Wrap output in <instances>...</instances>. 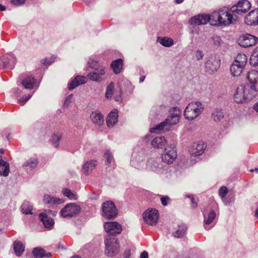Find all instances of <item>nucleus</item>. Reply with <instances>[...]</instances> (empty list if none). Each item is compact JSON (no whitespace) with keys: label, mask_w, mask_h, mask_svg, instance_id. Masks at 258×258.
<instances>
[{"label":"nucleus","mask_w":258,"mask_h":258,"mask_svg":"<svg viewBox=\"0 0 258 258\" xmlns=\"http://www.w3.org/2000/svg\"><path fill=\"white\" fill-rule=\"evenodd\" d=\"M38 164V160L36 158H30L26 160L22 166L26 170H32L36 168Z\"/></svg>","instance_id":"nucleus-32"},{"label":"nucleus","mask_w":258,"mask_h":258,"mask_svg":"<svg viewBox=\"0 0 258 258\" xmlns=\"http://www.w3.org/2000/svg\"><path fill=\"white\" fill-rule=\"evenodd\" d=\"M143 218L146 224L155 225L158 222L159 213L155 209H148L143 214Z\"/></svg>","instance_id":"nucleus-10"},{"label":"nucleus","mask_w":258,"mask_h":258,"mask_svg":"<svg viewBox=\"0 0 258 258\" xmlns=\"http://www.w3.org/2000/svg\"><path fill=\"white\" fill-rule=\"evenodd\" d=\"M169 198L168 196H163L161 198V202L162 205L165 206L168 205V202L169 200Z\"/></svg>","instance_id":"nucleus-53"},{"label":"nucleus","mask_w":258,"mask_h":258,"mask_svg":"<svg viewBox=\"0 0 258 258\" xmlns=\"http://www.w3.org/2000/svg\"><path fill=\"white\" fill-rule=\"evenodd\" d=\"M88 64L89 67L94 70H96L97 69L100 68V67L98 66V62L94 60L89 61L88 62Z\"/></svg>","instance_id":"nucleus-49"},{"label":"nucleus","mask_w":258,"mask_h":258,"mask_svg":"<svg viewBox=\"0 0 258 258\" xmlns=\"http://www.w3.org/2000/svg\"><path fill=\"white\" fill-rule=\"evenodd\" d=\"M221 60L215 54H211L206 58L205 70L210 74L217 72L220 67Z\"/></svg>","instance_id":"nucleus-7"},{"label":"nucleus","mask_w":258,"mask_h":258,"mask_svg":"<svg viewBox=\"0 0 258 258\" xmlns=\"http://www.w3.org/2000/svg\"><path fill=\"white\" fill-rule=\"evenodd\" d=\"M43 201L45 205H47L48 207H51L63 203L64 200L46 194L43 197Z\"/></svg>","instance_id":"nucleus-20"},{"label":"nucleus","mask_w":258,"mask_h":258,"mask_svg":"<svg viewBox=\"0 0 258 258\" xmlns=\"http://www.w3.org/2000/svg\"><path fill=\"white\" fill-rule=\"evenodd\" d=\"M118 121V111L117 109H113L109 113L106 118V123L108 127L113 126Z\"/></svg>","instance_id":"nucleus-25"},{"label":"nucleus","mask_w":258,"mask_h":258,"mask_svg":"<svg viewBox=\"0 0 258 258\" xmlns=\"http://www.w3.org/2000/svg\"><path fill=\"white\" fill-rule=\"evenodd\" d=\"M258 94V91L247 85L237 87L234 95V100L237 103H243L253 99Z\"/></svg>","instance_id":"nucleus-2"},{"label":"nucleus","mask_w":258,"mask_h":258,"mask_svg":"<svg viewBox=\"0 0 258 258\" xmlns=\"http://www.w3.org/2000/svg\"><path fill=\"white\" fill-rule=\"evenodd\" d=\"M54 59L55 58L54 57H51L50 58H46L43 60V63L45 65H49L54 61Z\"/></svg>","instance_id":"nucleus-55"},{"label":"nucleus","mask_w":258,"mask_h":258,"mask_svg":"<svg viewBox=\"0 0 258 258\" xmlns=\"http://www.w3.org/2000/svg\"><path fill=\"white\" fill-rule=\"evenodd\" d=\"M92 122L96 125L101 126L104 123V116L101 113L97 110L92 112L90 115Z\"/></svg>","instance_id":"nucleus-24"},{"label":"nucleus","mask_w":258,"mask_h":258,"mask_svg":"<svg viewBox=\"0 0 258 258\" xmlns=\"http://www.w3.org/2000/svg\"><path fill=\"white\" fill-rule=\"evenodd\" d=\"M177 157V153L173 148L168 147L165 149L164 153L162 155V162L167 164L173 163Z\"/></svg>","instance_id":"nucleus-12"},{"label":"nucleus","mask_w":258,"mask_h":258,"mask_svg":"<svg viewBox=\"0 0 258 258\" xmlns=\"http://www.w3.org/2000/svg\"><path fill=\"white\" fill-rule=\"evenodd\" d=\"M235 59L245 63H246L247 60L246 56L243 53H238L235 57Z\"/></svg>","instance_id":"nucleus-47"},{"label":"nucleus","mask_w":258,"mask_h":258,"mask_svg":"<svg viewBox=\"0 0 258 258\" xmlns=\"http://www.w3.org/2000/svg\"><path fill=\"white\" fill-rule=\"evenodd\" d=\"M227 188L225 186H222L219 189V194L221 198H224L227 194Z\"/></svg>","instance_id":"nucleus-48"},{"label":"nucleus","mask_w":258,"mask_h":258,"mask_svg":"<svg viewBox=\"0 0 258 258\" xmlns=\"http://www.w3.org/2000/svg\"><path fill=\"white\" fill-rule=\"evenodd\" d=\"M147 167L150 170L157 173H163L167 170V166H164L162 163L153 159L148 161Z\"/></svg>","instance_id":"nucleus-17"},{"label":"nucleus","mask_w":258,"mask_h":258,"mask_svg":"<svg viewBox=\"0 0 258 258\" xmlns=\"http://www.w3.org/2000/svg\"><path fill=\"white\" fill-rule=\"evenodd\" d=\"M122 60L118 59L112 62L111 66L116 74L120 73L122 68Z\"/></svg>","instance_id":"nucleus-38"},{"label":"nucleus","mask_w":258,"mask_h":258,"mask_svg":"<svg viewBox=\"0 0 258 258\" xmlns=\"http://www.w3.org/2000/svg\"><path fill=\"white\" fill-rule=\"evenodd\" d=\"M247 79L248 83L246 85L250 88L256 89V84L258 81V71L256 70H251L247 73Z\"/></svg>","instance_id":"nucleus-18"},{"label":"nucleus","mask_w":258,"mask_h":258,"mask_svg":"<svg viewBox=\"0 0 258 258\" xmlns=\"http://www.w3.org/2000/svg\"><path fill=\"white\" fill-rule=\"evenodd\" d=\"M145 76H143L141 77L140 78V83L143 82L145 80Z\"/></svg>","instance_id":"nucleus-64"},{"label":"nucleus","mask_w":258,"mask_h":258,"mask_svg":"<svg viewBox=\"0 0 258 258\" xmlns=\"http://www.w3.org/2000/svg\"><path fill=\"white\" fill-rule=\"evenodd\" d=\"M104 157L106 165L114 168L115 161L112 153L109 150H106Z\"/></svg>","instance_id":"nucleus-35"},{"label":"nucleus","mask_w":258,"mask_h":258,"mask_svg":"<svg viewBox=\"0 0 258 258\" xmlns=\"http://www.w3.org/2000/svg\"><path fill=\"white\" fill-rule=\"evenodd\" d=\"M224 118V113L222 109L219 108H215L212 112L211 118L215 122L221 121Z\"/></svg>","instance_id":"nucleus-30"},{"label":"nucleus","mask_w":258,"mask_h":258,"mask_svg":"<svg viewBox=\"0 0 258 258\" xmlns=\"http://www.w3.org/2000/svg\"><path fill=\"white\" fill-rule=\"evenodd\" d=\"M33 254L35 258L49 257L51 255L50 252L46 253L44 249L38 247L33 249Z\"/></svg>","instance_id":"nucleus-31"},{"label":"nucleus","mask_w":258,"mask_h":258,"mask_svg":"<svg viewBox=\"0 0 258 258\" xmlns=\"http://www.w3.org/2000/svg\"><path fill=\"white\" fill-rule=\"evenodd\" d=\"M211 20V16L209 15H199L190 19L189 23L190 25H204Z\"/></svg>","instance_id":"nucleus-19"},{"label":"nucleus","mask_w":258,"mask_h":258,"mask_svg":"<svg viewBox=\"0 0 258 258\" xmlns=\"http://www.w3.org/2000/svg\"><path fill=\"white\" fill-rule=\"evenodd\" d=\"M145 156L143 153H139L138 155L133 154L131 161V165L136 168H139L143 164Z\"/></svg>","instance_id":"nucleus-27"},{"label":"nucleus","mask_w":258,"mask_h":258,"mask_svg":"<svg viewBox=\"0 0 258 258\" xmlns=\"http://www.w3.org/2000/svg\"><path fill=\"white\" fill-rule=\"evenodd\" d=\"M26 0H11V3L14 6L18 7L24 5Z\"/></svg>","instance_id":"nucleus-50"},{"label":"nucleus","mask_w":258,"mask_h":258,"mask_svg":"<svg viewBox=\"0 0 258 258\" xmlns=\"http://www.w3.org/2000/svg\"><path fill=\"white\" fill-rule=\"evenodd\" d=\"M62 193L64 196L68 197L71 200H77L78 197L77 195L73 192L70 189L68 188H64L62 190Z\"/></svg>","instance_id":"nucleus-43"},{"label":"nucleus","mask_w":258,"mask_h":258,"mask_svg":"<svg viewBox=\"0 0 258 258\" xmlns=\"http://www.w3.org/2000/svg\"><path fill=\"white\" fill-rule=\"evenodd\" d=\"M253 108L254 109V110L255 111H256L257 112H258V102H256L254 105V106H253Z\"/></svg>","instance_id":"nucleus-61"},{"label":"nucleus","mask_w":258,"mask_h":258,"mask_svg":"<svg viewBox=\"0 0 258 258\" xmlns=\"http://www.w3.org/2000/svg\"><path fill=\"white\" fill-rule=\"evenodd\" d=\"M244 68L232 63L230 67V72L233 76H239L243 71Z\"/></svg>","instance_id":"nucleus-39"},{"label":"nucleus","mask_w":258,"mask_h":258,"mask_svg":"<svg viewBox=\"0 0 258 258\" xmlns=\"http://www.w3.org/2000/svg\"><path fill=\"white\" fill-rule=\"evenodd\" d=\"M157 41L162 45L165 47H169L173 45V40L167 37H158Z\"/></svg>","instance_id":"nucleus-36"},{"label":"nucleus","mask_w":258,"mask_h":258,"mask_svg":"<svg viewBox=\"0 0 258 258\" xmlns=\"http://www.w3.org/2000/svg\"><path fill=\"white\" fill-rule=\"evenodd\" d=\"M32 96V94H28L23 96L18 100V103L21 105H23L27 101H28Z\"/></svg>","instance_id":"nucleus-46"},{"label":"nucleus","mask_w":258,"mask_h":258,"mask_svg":"<svg viewBox=\"0 0 258 258\" xmlns=\"http://www.w3.org/2000/svg\"><path fill=\"white\" fill-rule=\"evenodd\" d=\"M72 97L73 95L71 94L66 98L63 104L64 106L68 107L69 106V105L72 101Z\"/></svg>","instance_id":"nucleus-54"},{"label":"nucleus","mask_w":258,"mask_h":258,"mask_svg":"<svg viewBox=\"0 0 258 258\" xmlns=\"http://www.w3.org/2000/svg\"><path fill=\"white\" fill-rule=\"evenodd\" d=\"M167 144V140L164 137H156L151 141L153 147L157 149H163Z\"/></svg>","instance_id":"nucleus-26"},{"label":"nucleus","mask_w":258,"mask_h":258,"mask_svg":"<svg viewBox=\"0 0 258 258\" xmlns=\"http://www.w3.org/2000/svg\"><path fill=\"white\" fill-rule=\"evenodd\" d=\"M86 82V78L83 76H78L69 84V90H72L80 85Z\"/></svg>","instance_id":"nucleus-28"},{"label":"nucleus","mask_w":258,"mask_h":258,"mask_svg":"<svg viewBox=\"0 0 258 258\" xmlns=\"http://www.w3.org/2000/svg\"><path fill=\"white\" fill-rule=\"evenodd\" d=\"M39 217L42 222L44 227L48 229H51L53 226L54 222L51 218L48 217L45 213L39 214Z\"/></svg>","instance_id":"nucleus-29"},{"label":"nucleus","mask_w":258,"mask_h":258,"mask_svg":"<svg viewBox=\"0 0 258 258\" xmlns=\"http://www.w3.org/2000/svg\"><path fill=\"white\" fill-rule=\"evenodd\" d=\"M20 81H18V83H20L22 86L26 89H32L35 84L36 80L32 75H22L20 78Z\"/></svg>","instance_id":"nucleus-16"},{"label":"nucleus","mask_w":258,"mask_h":258,"mask_svg":"<svg viewBox=\"0 0 258 258\" xmlns=\"http://www.w3.org/2000/svg\"><path fill=\"white\" fill-rule=\"evenodd\" d=\"M213 41L214 44L216 46H219L222 43L221 38L218 36L214 37L213 38Z\"/></svg>","instance_id":"nucleus-52"},{"label":"nucleus","mask_w":258,"mask_h":258,"mask_svg":"<svg viewBox=\"0 0 258 258\" xmlns=\"http://www.w3.org/2000/svg\"><path fill=\"white\" fill-rule=\"evenodd\" d=\"M105 74L104 68L102 67L94 70V72L90 73L88 77L90 80L95 82H101L102 80V76Z\"/></svg>","instance_id":"nucleus-21"},{"label":"nucleus","mask_w":258,"mask_h":258,"mask_svg":"<svg viewBox=\"0 0 258 258\" xmlns=\"http://www.w3.org/2000/svg\"><path fill=\"white\" fill-rule=\"evenodd\" d=\"M186 230L187 227L185 225H179L173 235L175 237L181 238L185 235Z\"/></svg>","instance_id":"nucleus-37"},{"label":"nucleus","mask_w":258,"mask_h":258,"mask_svg":"<svg viewBox=\"0 0 258 258\" xmlns=\"http://www.w3.org/2000/svg\"><path fill=\"white\" fill-rule=\"evenodd\" d=\"M6 10V8L5 6H3L0 4V11H4Z\"/></svg>","instance_id":"nucleus-62"},{"label":"nucleus","mask_w":258,"mask_h":258,"mask_svg":"<svg viewBox=\"0 0 258 258\" xmlns=\"http://www.w3.org/2000/svg\"><path fill=\"white\" fill-rule=\"evenodd\" d=\"M245 22L248 25H255L258 23V10L251 11L245 18Z\"/></svg>","instance_id":"nucleus-23"},{"label":"nucleus","mask_w":258,"mask_h":258,"mask_svg":"<svg viewBox=\"0 0 258 258\" xmlns=\"http://www.w3.org/2000/svg\"><path fill=\"white\" fill-rule=\"evenodd\" d=\"M105 231L109 235H115L120 234L122 231L121 225L116 222H108L104 224Z\"/></svg>","instance_id":"nucleus-13"},{"label":"nucleus","mask_w":258,"mask_h":258,"mask_svg":"<svg viewBox=\"0 0 258 258\" xmlns=\"http://www.w3.org/2000/svg\"><path fill=\"white\" fill-rule=\"evenodd\" d=\"M22 212L25 214H32V207L29 202H24L21 206Z\"/></svg>","instance_id":"nucleus-42"},{"label":"nucleus","mask_w":258,"mask_h":258,"mask_svg":"<svg viewBox=\"0 0 258 258\" xmlns=\"http://www.w3.org/2000/svg\"><path fill=\"white\" fill-rule=\"evenodd\" d=\"M250 7V3L248 1L241 0L238 2L237 5H234L231 8V11L238 14H241L245 13Z\"/></svg>","instance_id":"nucleus-15"},{"label":"nucleus","mask_w":258,"mask_h":258,"mask_svg":"<svg viewBox=\"0 0 258 258\" xmlns=\"http://www.w3.org/2000/svg\"><path fill=\"white\" fill-rule=\"evenodd\" d=\"M249 63L253 67H257L258 66V49L256 47L249 58Z\"/></svg>","instance_id":"nucleus-41"},{"label":"nucleus","mask_w":258,"mask_h":258,"mask_svg":"<svg viewBox=\"0 0 258 258\" xmlns=\"http://www.w3.org/2000/svg\"><path fill=\"white\" fill-rule=\"evenodd\" d=\"M125 256H126V258H128L129 256L130 255V250H126L125 252Z\"/></svg>","instance_id":"nucleus-63"},{"label":"nucleus","mask_w":258,"mask_h":258,"mask_svg":"<svg viewBox=\"0 0 258 258\" xmlns=\"http://www.w3.org/2000/svg\"><path fill=\"white\" fill-rule=\"evenodd\" d=\"M25 246L23 243L19 241H16L14 243V249L17 256H20L24 251Z\"/></svg>","instance_id":"nucleus-40"},{"label":"nucleus","mask_w":258,"mask_h":258,"mask_svg":"<svg viewBox=\"0 0 258 258\" xmlns=\"http://www.w3.org/2000/svg\"><path fill=\"white\" fill-rule=\"evenodd\" d=\"M62 138V136L60 134L53 135L51 137L52 143L54 147L58 148L59 147V142Z\"/></svg>","instance_id":"nucleus-45"},{"label":"nucleus","mask_w":258,"mask_h":258,"mask_svg":"<svg viewBox=\"0 0 258 258\" xmlns=\"http://www.w3.org/2000/svg\"><path fill=\"white\" fill-rule=\"evenodd\" d=\"M204 105L200 101H192L186 107L184 115L188 120L197 118L204 111Z\"/></svg>","instance_id":"nucleus-3"},{"label":"nucleus","mask_w":258,"mask_h":258,"mask_svg":"<svg viewBox=\"0 0 258 258\" xmlns=\"http://www.w3.org/2000/svg\"><path fill=\"white\" fill-rule=\"evenodd\" d=\"M195 56L198 60H201L203 58L204 53L202 50L198 49L196 51Z\"/></svg>","instance_id":"nucleus-51"},{"label":"nucleus","mask_w":258,"mask_h":258,"mask_svg":"<svg viewBox=\"0 0 258 258\" xmlns=\"http://www.w3.org/2000/svg\"><path fill=\"white\" fill-rule=\"evenodd\" d=\"M23 91V89H20L19 88L15 89L14 92V94L15 97H19L24 93Z\"/></svg>","instance_id":"nucleus-56"},{"label":"nucleus","mask_w":258,"mask_h":258,"mask_svg":"<svg viewBox=\"0 0 258 258\" xmlns=\"http://www.w3.org/2000/svg\"><path fill=\"white\" fill-rule=\"evenodd\" d=\"M114 85L112 82L107 87L105 92V96L108 99H110L112 97L114 91Z\"/></svg>","instance_id":"nucleus-44"},{"label":"nucleus","mask_w":258,"mask_h":258,"mask_svg":"<svg viewBox=\"0 0 258 258\" xmlns=\"http://www.w3.org/2000/svg\"><path fill=\"white\" fill-rule=\"evenodd\" d=\"M81 211V208L79 206L74 203L67 204L60 211V214L64 218L72 217L74 215L79 214Z\"/></svg>","instance_id":"nucleus-11"},{"label":"nucleus","mask_w":258,"mask_h":258,"mask_svg":"<svg viewBox=\"0 0 258 258\" xmlns=\"http://www.w3.org/2000/svg\"><path fill=\"white\" fill-rule=\"evenodd\" d=\"M140 258H148V253L147 251L142 252L140 255Z\"/></svg>","instance_id":"nucleus-59"},{"label":"nucleus","mask_w":258,"mask_h":258,"mask_svg":"<svg viewBox=\"0 0 258 258\" xmlns=\"http://www.w3.org/2000/svg\"><path fill=\"white\" fill-rule=\"evenodd\" d=\"M105 254L110 256L116 254L119 252V245L118 240L109 236H106L104 239Z\"/></svg>","instance_id":"nucleus-6"},{"label":"nucleus","mask_w":258,"mask_h":258,"mask_svg":"<svg viewBox=\"0 0 258 258\" xmlns=\"http://www.w3.org/2000/svg\"><path fill=\"white\" fill-rule=\"evenodd\" d=\"M256 37L249 34H246L240 36L238 40V42L240 46L243 47H248L254 45L256 43Z\"/></svg>","instance_id":"nucleus-14"},{"label":"nucleus","mask_w":258,"mask_h":258,"mask_svg":"<svg viewBox=\"0 0 258 258\" xmlns=\"http://www.w3.org/2000/svg\"><path fill=\"white\" fill-rule=\"evenodd\" d=\"M16 62L17 58L12 53H8L0 56V67L4 69H13Z\"/></svg>","instance_id":"nucleus-9"},{"label":"nucleus","mask_w":258,"mask_h":258,"mask_svg":"<svg viewBox=\"0 0 258 258\" xmlns=\"http://www.w3.org/2000/svg\"><path fill=\"white\" fill-rule=\"evenodd\" d=\"M46 212L48 214H52L53 215H55L56 213V212L51 211L50 210H46Z\"/></svg>","instance_id":"nucleus-60"},{"label":"nucleus","mask_w":258,"mask_h":258,"mask_svg":"<svg viewBox=\"0 0 258 258\" xmlns=\"http://www.w3.org/2000/svg\"><path fill=\"white\" fill-rule=\"evenodd\" d=\"M204 217V226L206 230H209L213 228L216 223L217 214L215 210L208 207L203 212Z\"/></svg>","instance_id":"nucleus-5"},{"label":"nucleus","mask_w":258,"mask_h":258,"mask_svg":"<svg viewBox=\"0 0 258 258\" xmlns=\"http://www.w3.org/2000/svg\"><path fill=\"white\" fill-rule=\"evenodd\" d=\"M96 165V161L92 160L86 162L83 166L84 173L88 175L93 170Z\"/></svg>","instance_id":"nucleus-34"},{"label":"nucleus","mask_w":258,"mask_h":258,"mask_svg":"<svg viewBox=\"0 0 258 258\" xmlns=\"http://www.w3.org/2000/svg\"><path fill=\"white\" fill-rule=\"evenodd\" d=\"M229 8L223 7L214 12L211 16L212 24L218 26H227L235 21L237 16L231 14Z\"/></svg>","instance_id":"nucleus-1"},{"label":"nucleus","mask_w":258,"mask_h":258,"mask_svg":"<svg viewBox=\"0 0 258 258\" xmlns=\"http://www.w3.org/2000/svg\"><path fill=\"white\" fill-rule=\"evenodd\" d=\"M206 145L203 143H194L189 149L190 154L195 156L202 155L205 149Z\"/></svg>","instance_id":"nucleus-22"},{"label":"nucleus","mask_w":258,"mask_h":258,"mask_svg":"<svg viewBox=\"0 0 258 258\" xmlns=\"http://www.w3.org/2000/svg\"><path fill=\"white\" fill-rule=\"evenodd\" d=\"M102 216L107 219H114L117 214V210L114 203L107 201L102 204Z\"/></svg>","instance_id":"nucleus-8"},{"label":"nucleus","mask_w":258,"mask_h":258,"mask_svg":"<svg viewBox=\"0 0 258 258\" xmlns=\"http://www.w3.org/2000/svg\"><path fill=\"white\" fill-rule=\"evenodd\" d=\"M180 110L178 107H173L170 110V114L167 118L151 130L152 133H156V130H162L164 126L176 124L180 118Z\"/></svg>","instance_id":"nucleus-4"},{"label":"nucleus","mask_w":258,"mask_h":258,"mask_svg":"<svg viewBox=\"0 0 258 258\" xmlns=\"http://www.w3.org/2000/svg\"><path fill=\"white\" fill-rule=\"evenodd\" d=\"M9 164L3 159L0 160V175L8 176L10 172Z\"/></svg>","instance_id":"nucleus-33"},{"label":"nucleus","mask_w":258,"mask_h":258,"mask_svg":"<svg viewBox=\"0 0 258 258\" xmlns=\"http://www.w3.org/2000/svg\"><path fill=\"white\" fill-rule=\"evenodd\" d=\"M187 197H188L191 202V206L192 208H195L197 207V203L195 201L194 198L192 195H189L187 196Z\"/></svg>","instance_id":"nucleus-57"},{"label":"nucleus","mask_w":258,"mask_h":258,"mask_svg":"<svg viewBox=\"0 0 258 258\" xmlns=\"http://www.w3.org/2000/svg\"><path fill=\"white\" fill-rule=\"evenodd\" d=\"M233 63H235V64H237L238 66H241V67H243L244 68V67H245V66L246 65V63H243L241 61H239V60H236V59H235Z\"/></svg>","instance_id":"nucleus-58"}]
</instances>
